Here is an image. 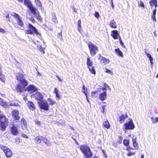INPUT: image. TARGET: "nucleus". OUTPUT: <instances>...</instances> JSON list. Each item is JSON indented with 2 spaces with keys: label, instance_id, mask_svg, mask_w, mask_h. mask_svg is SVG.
I'll return each mask as SVG.
<instances>
[{
  "label": "nucleus",
  "instance_id": "obj_1",
  "mask_svg": "<svg viewBox=\"0 0 158 158\" xmlns=\"http://www.w3.org/2000/svg\"><path fill=\"white\" fill-rule=\"evenodd\" d=\"M35 99L38 101L37 103L38 106L41 110L45 111L49 110V106L47 101L43 100L44 97L43 95L40 92H37L34 94Z\"/></svg>",
  "mask_w": 158,
  "mask_h": 158
},
{
  "label": "nucleus",
  "instance_id": "obj_2",
  "mask_svg": "<svg viewBox=\"0 0 158 158\" xmlns=\"http://www.w3.org/2000/svg\"><path fill=\"white\" fill-rule=\"evenodd\" d=\"M80 149L82 153L84 158H91L93 153L90 147L86 144H82L80 146ZM93 158H98L94 156Z\"/></svg>",
  "mask_w": 158,
  "mask_h": 158
},
{
  "label": "nucleus",
  "instance_id": "obj_3",
  "mask_svg": "<svg viewBox=\"0 0 158 158\" xmlns=\"http://www.w3.org/2000/svg\"><path fill=\"white\" fill-rule=\"evenodd\" d=\"M20 84H18L15 87V89L18 92L21 93L24 91L27 85L28 82L27 81L24 79H19Z\"/></svg>",
  "mask_w": 158,
  "mask_h": 158
},
{
  "label": "nucleus",
  "instance_id": "obj_4",
  "mask_svg": "<svg viewBox=\"0 0 158 158\" xmlns=\"http://www.w3.org/2000/svg\"><path fill=\"white\" fill-rule=\"evenodd\" d=\"M9 124V120L6 116L2 114H0V130L4 131Z\"/></svg>",
  "mask_w": 158,
  "mask_h": 158
},
{
  "label": "nucleus",
  "instance_id": "obj_5",
  "mask_svg": "<svg viewBox=\"0 0 158 158\" xmlns=\"http://www.w3.org/2000/svg\"><path fill=\"white\" fill-rule=\"evenodd\" d=\"M25 33L27 34L33 35L35 34L37 35L41 36V34L39 32L36 28L31 23H28V29L26 30Z\"/></svg>",
  "mask_w": 158,
  "mask_h": 158
},
{
  "label": "nucleus",
  "instance_id": "obj_6",
  "mask_svg": "<svg viewBox=\"0 0 158 158\" xmlns=\"http://www.w3.org/2000/svg\"><path fill=\"white\" fill-rule=\"evenodd\" d=\"M12 15L14 17L17 19V24L20 27H19L17 25H15V27L19 29L24 30V23L23 22L21 18L18 14L15 13H14V14Z\"/></svg>",
  "mask_w": 158,
  "mask_h": 158
},
{
  "label": "nucleus",
  "instance_id": "obj_7",
  "mask_svg": "<svg viewBox=\"0 0 158 158\" xmlns=\"http://www.w3.org/2000/svg\"><path fill=\"white\" fill-rule=\"evenodd\" d=\"M90 55L91 56H95L98 51V47L91 42L88 44Z\"/></svg>",
  "mask_w": 158,
  "mask_h": 158
},
{
  "label": "nucleus",
  "instance_id": "obj_8",
  "mask_svg": "<svg viewBox=\"0 0 158 158\" xmlns=\"http://www.w3.org/2000/svg\"><path fill=\"white\" fill-rule=\"evenodd\" d=\"M0 148L4 153L5 156L7 158H10L12 156L13 154L12 151L7 146L0 144Z\"/></svg>",
  "mask_w": 158,
  "mask_h": 158
},
{
  "label": "nucleus",
  "instance_id": "obj_9",
  "mask_svg": "<svg viewBox=\"0 0 158 158\" xmlns=\"http://www.w3.org/2000/svg\"><path fill=\"white\" fill-rule=\"evenodd\" d=\"M124 126L126 130H132L135 127L132 119L129 122H126L124 124Z\"/></svg>",
  "mask_w": 158,
  "mask_h": 158
},
{
  "label": "nucleus",
  "instance_id": "obj_10",
  "mask_svg": "<svg viewBox=\"0 0 158 158\" xmlns=\"http://www.w3.org/2000/svg\"><path fill=\"white\" fill-rule=\"evenodd\" d=\"M24 4L31 11H32L33 12H35V8L33 6L32 3L30 0H24Z\"/></svg>",
  "mask_w": 158,
  "mask_h": 158
},
{
  "label": "nucleus",
  "instance_id": "obj_11",
  "mask_svg": "<svg viewBox=\"0 0 158 158\" xmlns=\"http://www.w3.org/2000/svg\"><path fill=\"white\" fill-rule=\"evenodd\" d=\"M128 118L127 113L123 114L121 115H119L117 118V120L120 124L122 123L126 119Z\"/></svg>",
  "mask_w": 158,
  "mask_h": 158
},
{
  "label": "nucleus",
  "instance_id": "obj_12",
  "mask_svg": "<svg viewBox=\"0 0 158 158\" xmlns=\"http://www.w3.org/2000/svg\"><path fill=\"white\" fill-rule=\"evenodd\" d=\"M98 60L101 64H103L105 65L109 63L110 62V60L109 59L106 58L102 56L100 54H99V57L98 58Z\"/></svg>",
  "mask_w": 158,
  "mask_h": 158
},
{
  "label": "nucleus",
  "instance_id": "obj_13",
  "mask_svg": "<svg viewBox=\"0 0 158 158\" xmlns=\"http://www.w3.org/2000/svg\"><path fill=\"white\" fill-rule=\"evenodd\" d=\"M37 90V89L33 85H30L28 86L25 89L24 91H27L33 93Z\"/></svg>",
  "mask_w": 158,
  "mask_h": 158
},
{
  "label": "nucleus",
  "instance_id": "obj_14",
  "mask_svg": "<svg viewBox=\"0 0 158 158\" xmlns=\"http://www.w3.org/2000/svg\"><path fill=\"white\" fill-rule=\"evenodd\" d=\"M12 116L15 120H19L20 118L19 116V112L16 110H14L11 112Z\"/></svg>",
  "mask_w": 158,
  "mask_h": 158
},
{
  "label": "nucleus",
  "instance_id": "obj_15",
  "mask_svg": "<svg viewBox=\"0 0 158 158\" xmlns=\"http://www.w3.org/2000/svg\"><path fill=\"white\" fill-rule=\"evenodd\" d=\"M102 89L104 91L103 92L101 93L99 95V98L101 101H104L106 98V89L105 87H102Z\"/></svg>",
  "mask_w": 158,
  "mask_h": 158
},
{
  "label": "nucleus",
  "instance_id": "obj_16",
  "mask_svg": "<svg viewBox=\"0 0 158 158\" xmlns=\"http://www.w3.org/2000/svg\"><path fill=\"white\" fill-rule=\"evenodd\" d=\"M31 12L35 16L36 18L39 21H42V19L41 16L40 15L39 13L37 10L35 8V12H33L31 11Z\"/></svg>",
  "mask_w": 158,
  "mask_h": 158
},
{
  "label": "nucleus",
  "instance_id": "obj_17",
  "mask_svg": "<svg viewBox=\"0 0 158 158\" xmlns=\"http://www.w3.org/2000/svg\"><path fill=\"white\" fill-rule=\"evenodd\" d=\"M27 105L30 110H34L36 109V106L31 101H28L27 103Z\"/></svg>",
  "mask_w": 158,
  "mask_h": 158
},
{
  "label": "nucleus",
  "instance_id": "obj_18",
  "mask_svg": "<svg viewBox=\"0 0 158 158\" xmlns=\"http://www.w3.org/2000/svg\"><path fill=\"white\" fill-rule=\"evenodd\" d=\"M21 126L23 130H26L27 128V123L25 119L23 118L21 120Z\"/></svg>",
  "mask_w": 158,
  "mask_h": 158
},
{
  "label": "nucleus",
  "instance_id": "obj_19",
  "mask_svg": "<svg viewBox=\"0 0 158 158\" xmlns=\"http://www.w3.org/2000/svg\"><path fill=\"white\" fill-rule=\"evenodd\" d=\"M119 35L118 32L117 30H113L111 31V36L114 39L116 40L118 39Z\"/></svg>",
  "mask_w": 158,
  "mask_h": 158
},
{
  "label": "nucleus",
  "instance_id": "obj_20",
  "mask_svg": "<svg viewBox=\"0 0 158 158\" xmlns=\"http://www.w3.org/2000/svg\"><path fill=\"white\" fill-rule=\"evenodd\" d=\"M11 132L14 135H17L19 133V131L17 127L14 125L12 126L11 127Z\"/></svg>",
  "mask_w": 158,
  "mask_h": 158
},
{
  "label": "nucleus",
  "instance_id": "obj_21",
  "mask_svg": "<svg viewBox=\"0 0 158 158\" xmlns=\"http://www.w3.org/2000/svg\"><path fill=\"white\" fill-rule=\"evenodd\" d=\"M0 106L5 108H6L8 106L7 102L4 101L1 97H0Z\"/></svg>",
  "mask_w": 158,
  "mask_h": 158
},
{
  "label": "nucleus",
  "instance_id": "obj_22",
  "mask_svg": "<svg viewBox=\"0 0 158 158\" xmlns=\"http://www.w3.org/2000/svg\"><path fill=\"white\" fill-rule=\"evenodd\" d=\"M149 4L152 9L154 6L156 8L158 6L157 0H150L149 1Z\"/></svg>",
  "mask_w": 158,
  "mask_h": 158
},
{
  "label": "nucleus",
  "instance_id": "obj_23",
  "mask_svg": "<svg viewBox=\"0 0 158 158\" xmlns=\"http://www.w3.org/2000/svg\"><path fill=\"white\" fill-rule=\"evenodd\" d=\"M43 138V137L42 136H37L35 138L34 140L37 144H40L41 143Z\"/></svg>",
  "mask_w": 158,
  "mask_h": 158
},
{
  "label": "nucleus",
  "instance_id": "obj_24",
  "mask_svg": "<svg viewBox=\"0 0 158 158\" xmlns=\"http://www.w3.org/2000/svg\"><path fill=\"white\" fill-rule=\"evenodd\" d=\"M103 126L104 127L107 129H109L110 127V123L108 120L104 121L103 123Z\"/></svg>",
  "mask_w": 158,
  "mask_h": 158
},
{
  "label": "nucleus",
  "instance_id": "obj_25",
  "mask_svg": "<svg viewBox=\"0 0 158 158\" xmlns=\"http://www.w3.org/2000/svg\"><path fill=\"white\" fill-rule=\"evenodd\" d=\"M109 25L112 28L115 29L117 27V24L114 20H113L110 22Z\"/></svg>",
  "mask_w": 158,
  "mask_h": 158
},
{
  "label": "nucleus",
  "instance_id": "obj_26",
  "mask_svg": "<svg viewBox=\"0 0 158 158\" xmlns=\"http://www.w3.org/2000/svg\"><path fill=\"white\" fill-rule=\"evenodd\" d=\"M115 52L117 54L118 56H120L122 57H123V54L122 52L120 51L119 48L115 49L114 50Z\"/></svg>",
  "mask_w": 158,
  "mask_h": 158
},
{
  "label": "nucleus",
  "instance_id": "obj_27",
  "mask_svg": "<svg viewBox=\"0 0 158 158\" xmlns=\"http://www.w3.org/2000/svg\"><path fill=\"white\" fill-rule=\"evenodd\" d=\"M1 70V68H0V80L3 82H4L6 80L5 76L2 74Z\"/></svg>",
  "mask_w": 158,
  "mask_h": 158
},
{
  "label": "nucleus",
  "instance_id": "obj_28",
  "mask_svg": "<svg viewBox=\"0 0 158 158\" xmlns=\"http://www.w3.org/2000/svg\"><path fill=\"white\" fill-rule=\"evenodd\" d=\"M86 64L88 67H91L93 65V62L92 60H90L89 57L87 58Z\"/></svg>",
  "mask_w": 158,
  "mask_h": 158
},
{
  "label": "nucleus",
  "instance_id": "obj_29",
  "mask_svg": "<svg viewBox=\"0 0 158 158\" xmlns=\"http://www.w3.org/2000/svg\"><path fill=\"white\" fill-rule=\"evenodd\" d=\"M52 21L54 23H57L58 22L56 16V15L55 13H53L52 15Z\"/></svg>",
  "mask_w": 158,
  "mask_h": 158
},
{
  "label": "nucleus",
  "instance_id": "obj_30",
  "mask_svg": "<svg viewBox=\"0 0 158 158\" xmlns=\"http://www.w3.org/2000/svg\"><path fill=\"white\" fill-rule=\"evenodd\" d=\"M42 141L47 146H50L51 145V142L47 139L43 137Z\"/></svg>",
  "mask_w": 158,
  "mask_h": 158
},
{
  "label": "nucleus",
  "instance_id": "obj_31",
  "mask_svg": "<svg viewBox=\"0 0 158 158\" xmlns=\"http://www.w3.org/2000/svg\"><path fill=\"white\" fill-rule=\"evenodd\" d=\"M132 141L133 142V145L135 148V149H137L138 148V143L136 142V138H132Z\"/></svg>",
  "mask_w": 158,
  "mask_h": 158
},
{
  "label": "nucleus",
  "instance_id": "obj_32",
  "mask_svg": "<svg viewBox=\"0 0 158 158\" xmlns=\"http://www.w3.org/2000/svg\"><path fill=\"white\" fill-rule=\"evenodd\" d=\"M156 10L157 9L156 8H155V9H154L153 10L152 14V19L154 21H156L155 15H156Z\"/></svg>",
  "mask_w": 158,
  "mask_h": 158
},
{
  "label": "nucleus",
  "instance_id": "obj_33",
  "mask_svg": "<svg viewBox=\"0 0 158 158\" xmlns=\"http://www.w3.org/2000/svg\"><path fill=\"white\" fill-rule=\"evenodd\" d=\"M90 67H88L89 71L91 74L95 75L96 74V71L94 67L93 66H91V68H90Z\"/></svg>",
  "mask_w": 158,
  "mask_h": 158
},
{
  "label": "nucleus",
  "instance_id": "obj_34",
  "mask_svg": "<svg viewBox=\"0 0 158 158\" xmlns=\"http://www.w3.org/2000/svg\"><path fill=\"white\" fill-rule=\"evenodd\" d=\"M54 92L56 94V97L58 99H60V97L59 94L58 93V90L57 89L55 88L54 90Z\"/></svg>",
  "mask_w": 158,
  "mask_h": 158
},
{
  "label": "nucleus",
  "instance_id": "obj_35",
  "mask_svg": "<svg viewBox=\"0 0 158 158\" xmlns=\"http://www.w3.org/2000/svg\"><path fill=\"white\" fill-rule=\"evenodd\" d=\"M54 92L56 94V97L58 99H60V97L59 94L58 93V90L57 89L55 88L54 90Z\"/></svg>",
  "mask_w": 158,
  "mask_h": 158
},
{
  "label": "nucleus",
  "instance_id": "obj_36",
  "mask_svg": "<svg viewBox=\"0 0 158 158\" xmlns=\"http://www.w3.org/2000/svg\"><path fill=\"white\" fill-rule=\"evenodd\" d=\"M145 54L148 57L149 59L150 60V61L151 64L152 65L153 64V62L152 61L153 60V59L152 58L151 55L149 54L148 53L146 52H145Z\"/></svg>",
  "mask_w": 158,
  "mask_h": 158
},
{
  "label": "nucleus",
  "instance_id": "obj_37",
  "mask_svg": "<svg viewBox=\"0 0 158 158\" xmlns=\"http://www.w3.org/2000/svg\"><path fill=\"white\" fill-rule=\"evenodd\" d=\"M77 28L78 31L80 32L81 29V20L80 19L77 22Z\"/></svg>",
  "mask_w": 158,
  "mask_h": 158
},
{
  "label": "nucleus",
  "instance_id": "obj_38",
  "mask_svg": "<svg viewBox=\"0 0 158 158\" xmlns=\"http://www.w3.org/2000/svg\"><path fill=\"white\" fill-rule=\"evenodd\" d=\"M47 100L49 102V104H48L49 106V105L52 106L56 103V102L55 101L52 100L51 98H48L47 99Z\"/></svg>",
  "mask_w": 158,
  "mask_h": 158
},
{
  "label": "nucleus",
  "instance_id": "obj_39",
  "mask_svg": "<svg viewBox=\"0 0 158 158\" xmlns=\"http://www.w3.org/2000/svg\"><path fill=\"white\" fill-rule=\"evenodd\" d=\"M37 47L39 49V50L41 52L42 54H44L45 53V48H43L41 45L38 46Z\"/></svg>",
  "mask_w": 158,
  "mask_h": 158
},
{
  "label": "nucleus",
  "instance_id": "obj_40",
  "mask_svg": "<svg viewBox=\"0 0 158 158\" xmlns=\"http://www.w3.org/2000/svg\"><path fill=\"white\" fill-rule=\"evenodd\" d=\"M124 145L126 146H129L130 143V141L129 139H124L123 141Z\"/></svg>",
  "mask_w": 158,
  "mask_h": 158
},
{
  "label": "nucleus",
  "instance_id": "obj_41",
  "mask_svg": "<svg viewBox=\"0 0 158 158\" xmlns=\"http://www.w3.org/2000/svg\"><path fill=\"white\" fill-rule=\"evenodd\" d=\"M151 119L152 123L154 124L156 123H158V117H156L155 118H154L153 117H151Z\"/></svg>",
  "mask_w": 158,
  "mask_h": 158
},
{
  "label": "nucleus",
  "instance_id": "obj_42",
  "mask_svg": "<svg viewBox=\"0 0 158 158\" xmlns=\"http://www.w3.org/2000/svg\"><path fill=\"white\" fill-rule=\"evenodd\" d=\"M35 2L36 5L39 7H41L42 6L40 0H35Z\"/></svg>",
  "mask_w": 158,
  "mask_h": 158
},
{
  "label": "nucleus",
  "instance_id": "obj_43",
  "mask_svg": "<svg viewBox=\"0 0 158 158\" xmlns=\"http://www.w3.org/2000/svg\"><path fill=\"white\" fill-rule=\"evenodd\" d=\"M4 17L6 18L7 20L10 22V20L9 19V13L8 12H6V13L4 14Z\"/></svg>",
  "mask_w": 158,
  "mask_h": 158
},
{
  "label": "nucleus",
  "instance_id": "obj_44",
  "mask_svg": "<svg viewBox=\"0 0 158 158\" xmlns=\"http://www.w3.org/2000/svg\"><path fill=\"white\" fill-rule=\"evenodd\" d=\"M57 37L60 40H63L62 35V32L61 31L59 33L57 34Z\"/></svg>",
  "mask_w": 158,
  "mask_h": 158
},
{
  "label": "nucleus",
  "instance_id": "obj_45",
  "mask_svg": "<svg viewBox=\"0 0 158 158\" xmlns=\"http://www.w3.org/2000/svg\"><path fill=\"white\" fill-rule=\"evenodd\" d=\"M118 141H117V143L118 144H120L121 143L122 139H123V137L121 136H119L118 137Z\"/></svg>",
  "mask_w": 158,
  "mask_h": 158
},
{
  "label": "nucleus",
  "instance_id": "obj_46",
  "mask_svg": "<svg viewBox=\"0 0 158 158\" xmlns=\"http://www.w3.org/2000/svg\"><path fill=\"white\" fill-rule=\"evenodd\" d=\"M98 91H96L94 92H92L91 94L92 96L94 98L97 97L98 96V94H97V95H96L95 94L98 92Z\"/></svg>",
  "mask_w": 158,
  "mask_h": 158
},
{
  "label": "nucleus",
  "instance_id": "obj_47",
  "mask_svg": "<svg viewBox=\"0 0 158 158\" xmlns=\"http://www.w3.org/2000/svg\"><path fill=\"white\" fill-rule=\"evenodd\" d=\"M135 154V152H129L128 154H127V155L128 156H131L132 155H134Z\"/></svg>",
  "mask_w": 158,
  "mask_h": 158
},
{
  "label": "nucleus",
  "instance_id": "obj_48",
  "mask_svg": "<svg viewBox=\"0 0 158 158\" xmlns=\"http://www.w3.org/2000/svg\"><path fill=\"white\" fill-rule=\"evenodd\" d=\"M105 72L108 73H110V74H112V72L111 70L107 69H106Z\"/></svg>",
  "mask_w": 158,
  "mask_h": 158
},
{
  "label": "nucleus",
  "instance_id": "obj_49",
  "mask_svg": "<svg viewBox=\"0 0 158 158\" xmlns=\"http://www.w3.org/2000/svg\"><path fill=\"white\" fill-rule=\"evenodd\" d=\"M135 149V148H133L130 147H129L126 148V150L129 152L131 150H134Z\"/></svg>",
  "mask_w": 158,
  "mask_h": 158
},
{
  "label": "nucleus",
  "instance_id": "obj_50",
  "mask_svg": "<svg viewBox=\"0 0 158 158\" xmlns=\"http://www.w3.org/2000/svg\"><path fill=\"white\" fill-rule=\"evenodd\" d=\"M94 15L97 18H98L100 16L99 13L97 12H96Z\"/></svg>",
  "mask_w": 158,
  "mask_h": 158
},
{
  "label": "nucleus",
  "instance_id": "obj_51",
  "mask_svg": "<svg viewBox=\"0 0 158 158\" xmlns=\"http://www.w3.org/2000/svg\"><path fill=\"white\" fill-rule=\"evenodd\" d=\"M22 137H23V138L28 139V136L26 134H22L21 135Z\"/></svg>",
  "mask_w": 158,
  "mask_h": 158
},
{
  "label": "nucleus",
  "instance_id": "obj_52",
  "mask_svg": "<svg viewBox=\"0 0 158 158\" xmlns=\"http://www.w3.org/2000/svg\"><path fill=\"white\" fill-rule=\"evenodd\" d=\"M35 123L37 125H39L41 124V122L38 120H36L35 121Z\"/></svg>",
  "mask_w": 158,
  "mask_h": 158
},
{
  "label": "nucleus",
  "instance_id": "obj_53",
  "mask_svg": "<svg viewBox=\"0 0 158 158\" xmlns=\"http://www.w3.org/2000/svg\"><path fill=\"white\" fill-rule=\"evenodd\" d=\"M119 43H120V44H121V45L123 48H125V46L124 45V43H123V42L122 41H120V42Z\"/></svg>",
  "mask_w": 158,
  "mask_h": 158
},
{
  "label": "nucleus",
  "instance_id": "obj_54",
  "mask_svg": "<svg viewBox=\"0 0 158 158\" xmlns=\"http://www.w3.org/2000/svg\"><path fill=\"white\" fill-rule=\"evenodd\" d=\"M139 6L140 7H144V5L143 2L141 1H140V4H139Z\"/></svg>",
  "mask_w": 158,
  "mask_h": 158
},
{
  "label": "nucleus",
  "instance_id": "obj_55",
  "mask_svg": "<svg viewBox=\"0 0 158 158\" xmlns=\"http://www.w3.org/2000/svg\"><path fill=\"white\" fill-rule=\"evenodd\" d=\"M0 32L4 33L5 32V31L2 28L0 27Z\"/></svg>",
  "mask_w": 158,
  "mask_h": 158
},
{
  "label": "nucleus",
  "instance_id": "obj_56",
  "mask_svg": "<svg viewBox=\"0 0 158 158\" xmlns=\"http://www.w3.org/2000/svg\"><path fill=\"white\" fill-rule=\"evenodd\" d=\"M30 20L31 21V22L34 23H35V19L33 18H31L30 19Z\"/></svg>",
  "mask_w": 158,
  "mask_h": 158
},
{
  "label": "nucleus",
  "instance_id": "obj_57",
  "mask_svg": "<svg viewBox=\"0 0 158 158\" xmlns=\"http://www.w3.org/2000/svg\"><path fill=\"white\" fill-rule=\"evenodd\" d=\"M83 93H84L85 94L86 96V99H87V101H88L89 100H88V97L87 96V93L85 91L83 92Z\"/></svg>",
  "mask_w": 158,
  "mask_h": 158
},
{
  "label": "nucleus",
  "instance_id": "obj_58",
  "mask_svg": "<svg viewBox=\"0 0 158 158\" xmlns=\"http://www.w3.org/2000/svg\"><path fill=\"white\" fill-rule=\"evenodd\" d=\"M56 77L57 78L59 81H61L62 80L57 75H56Z\"/></svg>",
  "mask_w": 158,
  "mask_h": 158
},
{
  "label": "nucleus",
  "instance_id": "obj_59",
  "mask_svg": "<svg viewBox=\"0 0 158 158\" xmlns=\"http://www.w3.org/2000/svg\"><path fill=\"white\" fill-rule=\"evenodd\" d=\"M0 95L2 97L5 98V97H6V95H5V94H2V93H0Z\"/></svg>",
  "mask_w": 158,
  "mask_h": 158
},
{
  "label": "nucleus",
  "instance_id": "obj_60",
  "mask_svg": "<svg viewBox=\"0 0 158 158\" xmlns=\"http://www.w3.org/2000/svg\"><path fill=\"white\" fill-rule=\"evenodd\" d=\"M118 38H119V42H120V41H122V40H121V37H120V35L119 36Z\"/></svg>",
  "mask_w": 158,
  "mask_h": 158
},
{
  "label": "nucleus",
  "instance_id": "obj_61",
  "mask_svg": "<svg viewBox=\"0 0 158 158\" xmlns=\"http://www.w3.org/2000/svg\"><path fill=\"white\" fill-rule=\"evenodd\" d=\"M141 158H144V154H141Z\"/></svg>",
  "mask_w": 158,
  "mask_h": 158
},
{
  "label": "nucleus",
  "instance_id": "obj_62",
  "mask_svg": "<svg viewBox=\"0 0 158 158\" xmlns=\"http://www.w3.org/2000/svg\"><path fill=\"white\" fill-rule=\"evenodd\" d=\"M73 140L75 141L76 143H77V144H78V142L77 141V140L76 139H73Z\"/></svg>",
  "mask_w": 158,
  "mask_h": 158
},
{
  "label": "nucleus",
  "instance_id": "obj_63",
  "mask_svg": "<svg viewBox=\"0 0 158 158\" xmlns=\"http://www.w3.org/2000/svg\"><path fill=\"white\" fill-rule=\"evenodd\" d=\"M19 2H23V0H17Z\"/></svg>",
  "mask_w": 158,
  "mask_h": 158
},
{
  "label": "nucleus",
  "instance_id": "obj_64",
  "mask_svg": "<svg viewBox=\"0 0 158 158\" xmlns=\"http://www.w3.org/2000/svg\"><path fill=\"white\" fill-rule=\"evenodd\" d=\"M106 106H102V108H103V111H104V108H105V107Z\"/></svg>",
  "mask_w": 158,
  "mask_h": 158
}]
</instances>
